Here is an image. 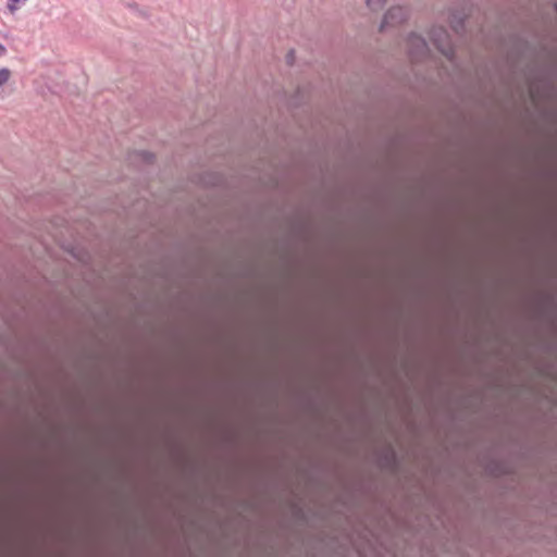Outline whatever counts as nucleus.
<instances>
[{"mask_svg": "<svg viewBox=\"0 0 557 557\" xmlns=\"http://www.w3.org/2000/svg\"><path fill=\"white\" fill-rule=\"evenodd\" d=\"M134 157L146 164H150L154 160V154L146 150L135 151Z\"/></svg>", "mask_w": 557, "mask_h": 557, "instance_id": "7", "label": "nucleus"}, {"mask_svg": "<svg viewBox=\"0 0 557 557\" xmlns=\"http://www.w3.org/2000/svg\"><path fill=\"white\" fill-rule=\"evenodd\" d=\"M11 77V71L7 67L0 69V86H3Z\"/></svg>", "mask_w": 557, "mask_h": 557, "instance_id": "9", "label": "nucleus"}, {"mask_svg": "<svg viewBox=\"0 0 557 557\" xmlns=\"http://www.w3.org/2000/svg\"><path fill=\"white\" fill-rule=\"evenodd\" d=\"M5 53H7L5 46L0 42V57L4 55Z\"/></svg>", "mask_w": 557, "mask_h": 557, "instance_id": "14", "label": "nucleus"}, {"mask_svg": "<svg viewBox=\"0 0 557 557\" xmlns=\"http://www.w3.org/2000/svg\"><path fill=\"white\" fill-rule=\"evenodd\" d=\"M547 301H548V305L543 308V313L555 311L557 309V306H556V304L554 301L553 295H548L547 296Z\"/></svg>", "mask_w": 557, "mask_h": 557, "instance_id": "10", "label": "nucleus"}, {"mask_svg": "<svg viewBox=\"0 0 557 557\" xmlns=\"http://www.w3.org/2000/svg\"><path fill=\"white\" fill-rule=\"evenodd\" d=\"M434 47L450 62L455 60V49L448 30L444 26H434L430 30Z\"/></svg>", "mask_w": 557, "mask_h": 557, "instance_id": "1", "label": "nucleus"}, {"mask_svg": "<svg viewBox=\"0 0 557 557\" xmlns=\"http://www.w3.org/2000/svg\"><path fill=\"white\" fill-rule=\"evenodd\" d=\"M380 468L389 471H396L399 467V460L395 448L392 445L380 449L376 454Z\"/></svg>", "mask_w": 557, "mask_h": 557, "instance_id": "3", "label": "nucleus"}, {"mask_svg": "<svg viewBox=\"0 0 557 557\" xmlns=\"http://www.w3.org/2000/svg\"><path fill=\"white\" fill-rule=\"evenodd\" d=\"M407 48L412 62L421 61L429 52L428 42L422 36L416 33H411L408 36Z\"/></svg>", "mask_w": 557, "mask_h": 557, "instance_id": "2", "label": "nucleus"}, {"mask_svg": "<svg viewBox=\"0 0 557 557\" xmlns=\"http://www.w3.org/2000/svg\"><path fill=\"white\" fill-rule=\"evenodd\" d=\"M407 20V11L405 8L396 5L392 7L384 14L383 20L380 25V30H384L389 26H397L404 23Z\"/></svg>", "mask_w": 557, "mask_h": 557, "instance_id": "4", "label": "nucleus"}, {"mask_svg": "<svg viewBox=\"0 0 557 557\" xmlns=\"http://www.w3.org/2000/svg\"><path fill=\"white\" fill-rule=\"evenodd\" d=\"M385 2L386 0H367L368 7L373 11L382 9Z\"/></svg>", "mask_w": 557, "mask_h": 557, "instance_id": "8", "label": "nucleus"}, {"mask_svg": "<svg viewBox=\"0 0 557 557\" xmlns=\"http://www.w3.org/2000/svg\"><path fill=\"white\" fill-rule=\"evenodd\" d=\"M485 470L492 474V475H495V476H500V475H504L507 473V468L506 466L497 460V459H490L485 466Z\"/></svg>", "mask_w": 557, "mask_h": 557, "instance_id": "6", "label": "nucleus"}, {"mask_svg": "<svg viewBox=\"0 0 557 557\" xmlns=\"http://www.w3.org/2000/svg\"><path fill=\"white\" fill-rule=\"evenodd\" d=\"M26 0H8V9L10 11H14L16 9L15 4L18 2H25Z\"/></svg>", "mask_w": 557, "mask_h": 557, "instance_id": "11", "label": "nucleus"}, {"mask_svg": "<svg viewBox=\"0 0 557 557\" xmlns=\"http://www.w3.org/2000/svg\"><path fill=\"white\" fill-rule=\"evenodd\" d=\"M554 10H555V11H556V13H557V2H556V3H554Z\"/></svg>", "mask_w": 557, "mask_h": 557, "instance_id": "15", "label": "nucleus"}, {"mask_svg": "<svg viewBox=\"0 0 557 557\" xmlns=\"http://www.w3.org/2000/svg\"><path fill=\"white\" fill-rule=\"evenodd\" d=\"M467 14L463 8H454L449 10L448 21L450 28L460 37L465 35V23Z\"/></svg>", "mask_w": 557, "mask_h": 557, "instance_id": "5", "label": "nucleus"}, {"mask_svg": "<svg viewBox=\"0 0 557 557\" xmlns=\"http://www.w3.org/2000/svg\"><path fill=\"white\" fill-rule=\"evenodd\" d=\"M296 516L299 518V519H305V512L301 508H298L296 510Z\"/></svg>", "mask_w": 557, "mask_h": 557, "instance_id": "13", "label": "nucleus"}, {"mask_svg": "<svg viewBox=\"0 0 557 557\" xmlns=\"http://www.w3.org/2000/svg\"><path fill=\"white\" fill-rule=\"evenodd\" d=\"M294 58H295V52H294V50L288 51V53H287V55H286V60H287V63H288L289 65H292V64H293V62H294Z\"/></svg>", "mask_w": 557, "mask_h": 557, "instance_id": "12", "label": "nucleus"}]
</instances>
